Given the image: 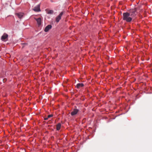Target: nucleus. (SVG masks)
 <instances>
[{
    "instance_id": "1a4fd4ad",
    "label": "nucleus",
    "mask_w": 152,
    "mask_h": 152,
    "mask_svg": "<svg viewBox=\"0 0 152 152\" xmlns=\"http://www.w3.org/2000/svg\"><path fill=\"white\" fill-rule=\"evenodd\" d=\"M84 86V84L82 83H78L77 85V88L82 87Z\"/></svg>"
},
{
    "instance_id": "423d86ee",
    "label": "nucleus",
    "mask_w": 152,
    "mask_h": 152,
    "mask_svg": "<svg viewBox=\"0 0 152 152\" xmlns=\"http://www.w3.org/2000/svg\"><path fill=\"white\" fill-rule=\"evenodd\" d=\"M37 22V24L39 26L41 24V18H35Z\"/></svg>"
},
{
    "instance_id": "6e6552de",
    "label": "nucleus",
    "mask_w": 152,
    "mask_h": 152,
    "mask_svg": "<svg viewBox=\"0 0 152 152\" xmlns=\"http://www.w3.org/2000/svg\"><path fill=\"white\" fill-rule=\"evenodd\" d=\"M15 14L18 16L19 18L20 19L23 17L24 14L23 13H16Z\"/></svg>"
},
{
    "instance_id": "20e7f679",
    "label": "nucleus",
    "mask_w": 152,
    "mask_h": 152,
    "mask_svg": "<svg viewBox=\"0 0 152 152\" xmlns=\"http://www.w3.org/2000/svg\"><path fill=\"white\" fill-rule=\"evenodd\" d=\"M33 10L35 12H39L40 11V5L39 4L35 6L33 9Z\"/></svg>"
},
{
    "instance_id": "ddd939ff",
    "label": "nucleus",
    "mask_w": 152,
    "mask_h": 152,
    "mask_svg": "<svg viewBox=\"0 0 152 152\" xmlns=\"http://www.w3.org/2000/svg\"><path fill=\"white\" fill-rule=\"evenodd\" d=\"M48 117H47V118H44V119H45V120H48Z\"/></svg>"
},
{
    "instance_id": "7ed1b4c3",
    "label": "nucleus",
    "mask_w": 152,
    "mask_h": 152,
    "mask_svg": "<svg viewBox=\"0 0 152 152\" xmlns=\"http://www.w3.org/2000/svg\"><path fill=\"white\" fill-rule=\"evenodd\" d=\"M63 13L64 12H61L60 14L56 17V21L57 22H58L59 20L61 19V17L63 15Z\"/></svg>"
},
{
    "instance_id": "f8f14e48",
    "label": "nucleus",
    "mask_w": 152,
    "mask_h": 152,
    "mask_svg": "<svg viewBox=\"0 0 152 152\" xmlns=\"http://www.w3.org/2000/svg\"><path fill=\"white\" fill-rule=\"evenodd\" d=\"M52 116H53L52 115H48V118H49L51 117H52Z\"/></svg>"
},
{
    "instance_id": "39448f33",
    "label": "nucleus",
    "mask_w": 152,
    "mask_h": 152,
    "mask_svg": "<svg viewBox=\"0 0 152 152\" xmlns=\"http://www.w3.org/2000/svg\"><path fill=\"white\" fill-rule=\"evenodd\" d=\"M79 110L77 109H75L71 112V114L73 116L76 115L78 112Z\"/></svg>"
},
{
    "instance_id": "9b49d317",
    "label": "nucleus",
    "mask_w": 152,
    "mask_h": 152,
    "mask_svg": "<svg viewBox=\"0 0 152 152\" xmlns=\"http://www.w3.org/2000/svg\"><path fill=\"white\" fill-rule=\"evenodd\" d=\"M47 13L48 14H52L53 13V11L52 10H49L48 11Z\"/></svg>"
},
{
    "instance_id": "f03ea898",
    "label": "nucleus",
    "mask_w": 152,
    "mask_h": 152,
    "mask_svg": "<svg viewBox=\"0 0 152 152\" xmlns=\"http://www.w3.org/2000/svg\"><path fill=\"white\" fill-rule=\"evenodd\" d=\"M8 35L4 33L2 36L1 37V40L4 41H6L7 39Z\"/></svg>"
},
{
    "instance_id": "9d476101",
    "label": "nucleus",
    "mask_w": 152,
    "mask_h": 152,
    "mask_svg": "<svg viewBox=\"0 0 152 152\" xmlns=\"http://www.w3.org/2000/svg\"><path fill=\"white\" fill-rule=\"evenodd\" d=\"M61 125L60 123H58V124H57L56 126L57 130H59L61 128Z\"/></svg>"
},
{
    "instance_id": "0eeeda50",
    "label": "nucleus",
    "mask_w": 152,
    "mask_h": 152,
    "mask_svg": "<svg viewBox=\"0 0 152 152\" xmlns=\"http://www.w3.org/2000/svg\"><path fill=\"white\" fill-rule=\"evenodd\" d=\"M51 28L52 26L51 25H48L45 28L44 31L46 32H48L50 29Z\"/></svg>"
},
{
    "instance_id": "f257e3e1",
    "label": "nucleus",
    "mask_w": 152,
    "mask_h": 152,
    "mask_svg": "<svg viewBox=\"0 0 152 152\" xmlns=\"http://www.w3.org/2000/svg\"><path fill=\"white\" fill-rule=\"evenodd\" d=\"M136 14V10L134 9L131 10L129 12H125L123 13V19L127 22L131 21L132 19Z\"/></svg>"
}]
</instances>
